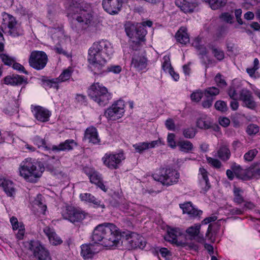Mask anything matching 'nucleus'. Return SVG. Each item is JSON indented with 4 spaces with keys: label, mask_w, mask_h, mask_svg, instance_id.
Wrapping results in <instances>:
<instances>
[{
    "label": "nucleus",
    "mask_w": 260,
    "mask_h": 260,
    "mask_svg": "<svg viewBox=\"0 0 260 260\" xmlns=\"http://www.w3.org/2000/svg\"><path fill=\"white\" fill-rule=\"evenodd\" d=\"M121 238L118 228L114 224L104 223L96 226L92 235V240L104 247L116 246Z\"/></svg>",
    "instance_id": "1"
},
{
    "label": "nucleus",
    "mask_w": 260,
    "mask_h": 260,
    "mask_svg": "<svg viewBox=\"0 0 260 260\" xmlns=\"http://www.w3.org/2000/svg\"><path fill=\"white\" fill-rule=\"evenodd\" d=\"M110 49V44L104 40L94 43L89 49L88 67L94 74H100L104 71L107 60L103 54L109 55Z\"/></svg>",
    "instance_id": "2"
},
{
    "label": "nucleus",
    "mask_w": 260,
    "mask_h": 260,
    "mask_svg": "<svg viewBox=\"0 0 260 260\" xmlns=\"http://www.w3.org/2000/svg\"><path fill=\"white\" fill-rule=\"evenodd\" d=\"M73 12V18L78 22L73 23L72 28L78 33H81L90 25L93 18V12L90 4L84 1H73L71 6Z\"/></svg>",
    "instance_id": "3"
},
{
    "label": "nucleus",
    "mask_w": 260,
    "mask_h": 260,
    "mask_svg": "<svg viewBox=\"0 0 260 260\" xmlns=\"http://www.w3.org/2000/svg\"><path fill=\"white\" fill-rule=\"evenodd\" d=\"M19 171L20 175L26 181L35 183L42 176L44 168L40 162L27 158L20 164Z\"/></svg>",
    "instance_id": "4"
},
{
    "label": "nucleus",
    "mask_w": 260,
    "mask_h": 260,
    "mask_svg": "<svg viewBox=\"0 0 260 260\" xmlns=\"http://www.w3.org/2000/svg\"><path fill=\"white\" fill-rule=\"evenodd\" d=\"M88 95L100 106H105L109 103L111 94L107 88L99 82L91 85L88 90Z\"/></svg>",
    "instance_id": "5"
},
{
    "label": "nucleus",
    "mask_w": 260,
    "mask_h": 260,
    "mask_svg": "<svg viewBox=\"0 0 260 260\" xmlns=\"http://www.w3.org/2000/svg\"><path fill=\"white\" fill-rule=\"evenodd\" d=\"M25 247L30 250L37 260H51L49 251L38 240H30L24 243Z\"/></svg>",
    "instance_id": "6"
},
{
    "label": "nucleus",
    "mask_w": 260,
    "mask_h": 260,
    "mask_svg": "<svg viewBox=\"0 0 260 260\" xmlns=\"http://www.w3.org/2000/svg\"><path fill=\"white\" fill-rule=\"evenodd\" d=\"M179 174L175 170L162 168L160 170L159 174L153 175L155 180L160 182L162 184L171 185L178 181Z\"/></svg>",
    "instance_id": "7"
},
{
    "label": "nucleus",
    "mask_w": 260,
    "mask_h": 260,
    "mask_svg": "<svg viewBox=\"0 0 260 260\" xmlns=\"http://www.w3.org/2000/svg\"><path fill=\"white\" fill-rule=\"evenodd\" d=\"M48 62V57L45 52L42 51H33L30 53L28 63L31 68L37 70L43 69Z\"/></svg>",
    "instance_id": "8"
},
{
    "label": "nucleus",
    "mask_w": 260,
    "mask_h": 260,
    "mask_svg": "<svg viewBox=\"0 0 260 260\" xmlns=\"http://www.w3.org/2000/svg\"><path fill=\"white\" fill-rule=\"evenodd\" d=\"M64 219H67L72 222H77L83 219L85 217V212L80 208L71 206H66L62 213Z\"/></svg>",
    "instance_id": "9"
},
{
    "label": "nucleus",
    "mask_w": 260,
    "mask_h": 260,
    "mask_svg": "<svg viewBox=\"0 0 260 260\" xmlns=\"http://www.w3.org/2000/svg\"><path fill=\"white\" fill-rule=\"evenodd\" d=\"M124 102L119 100L107 110L105 114L110 120H116L122 116L124 112Z\"/></svg>",
    "instance_id": "10"
},
{
    "label": "nucleus",
    "mask_w": 260,
    "mask_h": 260,
    "mask_svg": "<svg viewBox=\"0 0 260 260\" xmlns=\"http://www.w3.org/2000/svg\"><path fill=\"white\" fill-rule=\"evenodd\" d=\"M125 159L123 153L111 154L106 153L102 158L105 166L110 169H116L122 160Z\"/></svg>",
    "instance_id": "11"
},
{
    "label": "nucleus",
    "mask_w": 260,
    "mask_h": 260,
    "mask_svg": "<svg viewBox=\"0 0 260 260\" xmlns=\"http://www.w3.org/2000/svg\"><path fill=\"white\" fill-rule=\"evenodd\" d=\"M231 168L234 171L235 175L243 180H248L254 176V169L248 168L243 169L236 162L232 163Z\"/></svg>",
    "instance_id": "12"
},
{
    "label": "nucleus",
    "mask_w": 260,
    "mask_h": 260,
    "mask_svg": "<svg viewBox=\"0 0 260 260\" xmlns=\"http://www.w3.org/2000/svg\"><path fill=\"white\" fill-rule=\"evenodd\" d=\"M123 0H103L104 9L111 15L117 14L120 11Z\"/></svg>",
    "instance_id": "13"
},
{
    "label": "nucleus",
    "mask_w": 260,
    "mask_h": 260,
    "mask_svg": "<svg viewBox=\"0 0 260 260\" xmlns=\"http://www.w3.org/2000/svg\"><path fill=\"white\" fill-rule=\"evenodd\" d=\"M239 100L243 102V106L251 109H254L256 104L251 91L243 88L239 92Z\"/></svg>",
    "instance_id": "14"
},
{
    "label": "nucleus",
    "mask_w": 260,
    "mask_h": 260,
    "mask_svg": "<svg viewBox=\"0 0 260 260\" xmlns=\"http://www.w3.org/2000/svg\"><path fill=\"white\" fill-rule=\"evenodd\" d=\"M7 25L9 29V32L11 36L16 37L23 34V30L21 24L18 23L13 16H9Z\"/></svg>",
    "instance_id": "15"
},
{
    "label": "nucleus",
    "mask_w": 260,
    "mask_h": 260,
    "mask_svg": "<svg viewBox=\"0 0 260 260\" xmlns=\"http://www.w3.org/2000/svg\"><path fill=\"white\" fill-rule=\"evenodd\" d=\"M231 153L229 145L226 143H221L217 150L216 156L223 161H228L231 157Z\"/></svg>",
    "instance_id": "16"
},
{
    "label": "nucleus",
    "mask_w": 260,
    "mask_h": 260,
    "mask_svg": "<svg viewBox=\"0 0 260 260\" xmlns=\"http://www.w3.org/2000/svg\"><path fill=\"white\" fill-rule=\"evenodd\" d=\"M32 111L36 118L38 120L42 122H45L49 120L50 113L48 110L41 106H36L34 108Z\"/></svg>",
    "instance_id": "17"
},
{
    "label": "nucleus",
    "mask_w": 260,
    "mask_h": 260,
    "mask_svg": "<svg viewBox=\"0 0 260 260\" xmlns=\"http://www.w3.org/2000/svg\"><path fill=\"white\" fill-rule=\"evenodd\" d=\"M200 225H194L188 228L186 232L191 240L194 239L198 242L202 243L204 241V238L203 235L200 234Z\"/></svg>",
    "instance_id": "18"
},
{
    "label": "nucleus",
    "mask_w": 260,
    "mask_h": 260,
    "mask_svg": "<svg viewBox=\"0 0 260 260\" xmlns=\"http://www.w3.org/2000/svg\"><path fill=\"white\" fill-rule=\"evenodd\" d=\"M147 61V58L145 56L135 55L132 58L131 66L138 71H141L146 68Z\"/></svg>",
    "instance_id": "19"
},
{
    "label": "nucleus",
    "mask_w": 260,
    "mask_h": 260,
    "mask_svg": "<svg viewBox=\"0 0 260 260\" xmlns=\"http://www.w3.org/2000/svg\"><path fill=\"white\" fill-rule=\"evenodd\" d=\"M176 5L184 13H191L197 6L196 3L190 2V0H178Z\"/></svg>",
    "instance_id": "20"
},
{
    "label": "nucleus",
    "mask_w": 260,
    "mask_h": 260,
    "mask_svg": "<svg viewBox=\"0 0 260 260\" xmlns=\"http://www.w3.org/2000/svg\"><path fill=\"white\" fill-rule=\"evenodd\" d=\"M77 145L76 142L72 139L66 140L64 142L60 143L58 146L53 145L51 149L54 151H70Z\"/></svg>",
    "instance_id": "21"
},
{
    "label": "nucleus",
    "mask_w": 260,
    "mask_h": 260,
    "mask_svg": "<svg viewBox=\"0 0 260 260\" xmlns=\"http://www.w3.org/2000/svg\"><path fill=\"white\" fill-rule=\"evenodd\" d=\"M85 140L93 144H99L100 140L99 138L96 129L94 127H90L86 129L84 135Z\"/></svg>",
    "instance_id": "22"
},
{
    "label": "nucleus",
    "mask_w": 260,
    "mask_h": 260,
    "mask_svg": "<svg viewBox=\"0 0 260 260\" xmlns=\"http://www.w3.org/2000/svg\"><path fill=\"white\" fill-rule=\"evenodd\" d=\"M0 186H2L6 194L9 197H12L15 193L13 183L8 180L0 177Z\"/></svg>",
    "instance_id": "23"
},
{
    "label": "nucleus",
    "mask_w": 260,
    "mask_h": 260,
    "mask_svg": "<svg viewBox=\"0 0 260 260\" xmlns=\"http://www.w3.org/2000/svg\"><path fill=\"white\" fill-rule=\"evenodd\" d=\"M180 207L183 210L184 213H187L191 217H197L200 216L202 211L201 210H198L195 209L191 205L190 202H188L183 204L180 205Z\"/></svg>",
    "instance_id": "24"
},
{
    "label": "nucleus",
    "mask_w": 260,
    "mask_h": 260,
    "mask_svg": "<svg viewBox=\"0 0 260 260\" xmlns=\"http://www.w3.org/2000/svg\"><path fill=\"white\" fill-rule=\"evenodd\" d=\"M44 232L48 237L50 242L54 245L60 244L62 243L61 239L57 234L48 227H46L44 229Z\"/></svg>",
    "instance_id": "25"
},
{
    "label": "nucleus",
    "mask_w": 260,
    "mask_h": 260,
    "mask_svg": "<svg viewBox=\"0 0 260 260\" xmlns=\"http://www.w3.org/2000/svg\"><path fill=\"white\" fill-rule=\"evenodd\" d=\"M4 81L6 84L16 86L21 85L25 80L22 76L17 75L7 76L4 79Z\"/></svg>",
    "instance_id": "26"
},
{
    "label": "nucleus",
    "mask_w": 260,
    "mask_h": 260,
    "mask_svg": "<svg viewBox=\"0 0 260 260\" xmlns=\"http://www.w3.org/2000/svg\"><path fill=\"white\" fill-rule=\"evenodd\" d=\"M175 37L177 41L182 44L186 45L189 42V38L185 27H181L176 32Z\"/></svg>",
    "instance_id": "27"
},
{
    "label": "nucleus",
    "mask_w": 260,
    "mask_h": 260,
    "mask_svg": "<svg viewBox=\"0 0 260 260\" xmlns=\"http://www.w3.org/2000/svg\"><path fill=\"white\" fill-rule=\"evenodd\" d=\"M158 143V140L153 141L150 143L143 142L135 144L133 145V147L135 148V150L137 152L142 153L146 149L155 147V146L157 145Z\"/></svg>",
    "instance_id": "28"
},
{
    "label": "nucleus",
    "mask_w": 260,
    "mask_h": 260,
    "mask_svg": "<svg viewBox=\"0 0 260 260\" xmlns=\"http://www.w3.org/2000/svg\"><path fill=\"white\" fill-rule=\"evenodd\" d=\"M197 126L201 129L210 128L213 124V121L210 118L206 115L202 116L197 120Z\"/></svg>",
    "instance_id": "29"
},
{
    "label": "nucleus",
    "mask_w": 260,
    "mask_h": 260,
    "mask_svg": "<svg viewBox=\"0 0 260 260\" xmlns=\"http://www.w3.org/2000/svg\"><path fill=\"white\" fill-rule=\"evenodd\" d=\"M80 198L83 201L92 203L94 205L101 206L102 208H105V205L104 204H101V202L98 201L90 193H81L80 195Z\"/></svg>",
    "instance_id": "30"
},
{
    "label": "nucleus",
    "mask_w": 260,
    "mask_h": 260,
    "mask_svg": "<svg viewBox=\"0 0 260 260\" xmlns=\"http://www.w3.org/2000/svg\"><path fill=\"white\" fill-rule=\"evenodd\" d=\"M90 181L91 183H94L98 186H99L101 189L104 191H106L107 189L105 186L102 182L101 176L98 174L97 172L93 173L89 177Z\"/></svg>",
    "instance_id": "31"
},
{
    "label": "nucleus",
    "mask_w": 260,
    "mask_h": 260,
    "mask_svg": "<svg viewBox=\"0 0 260 260\" xmlns=\"http://www.w3.org/2000/svg\"><path fill=\"white\" fill-rule=\"evenodd\" d=\"M92 245L87 244L82 245L81 247V254L85 259H88L92 257L95 252L91 249Z\"/></svg>",
    "instance_id": "32"
},
{
    "label": "nucleus",
    "mask_w": 260,
    "mask_h": 260,
    "mask_svg": "<svg viewBox=\"0 0 260 260\" xmlns=\"http://www.w3.org/2000/svg\"><path fill=\"white\" fill-rule=\"evenodd\" d=\"M179 150L182 152L188 153L192 151L193 148V144L188 141H180L177 143Z\"/></svg>",
    "instance_id": "33"
},
{
    "label": "nucleus",
    "mask_w": 260,
    "mask_h": 260,
    "mask_svg": "<svg viewBox=\"0 0 260 260\" xmlns=\"http://www.w3.org/2000/svg\"><path fill=\"white\" fill-rule=\"evenodd\" d=\"M203 2L207 3L209 4L212 10H217L221 7H224L226 3L227 0H202Z\"/></svg>",
    "instance_id": "34"
},
{
    "label": "nucleus",
    "mask_w": 260,
    "mask_h": 260,
    "mask_svg": "<svg viewBox=\"0 0 260 260\" xmlns=\"http://www.w3.org/2000/svg\"><path fill=\"white\" fill-rule=\"evenodd\" d=\"M199 172L202 175L205 185V187H203L202 192L205 193L211 187L208 177V172L204 168H200Z\"/></svg>",
    "instance_id": "35"
},
{
    "label": "nucleus",
    "mask_w": 260,
    "mask_h": 260,
    "mask_svg": "<svg viewBox=\"0 0 260 260\" xmlns=\"http://www.w3.org/2000/svg\"><path fill=\"white\" fill-rule=\"evenodd\" d=\"M136 37L135 39L139 41H143L147 34V31L144 27V26L141 25L136 26Z\"/></svg>",
    "instance_id": "36"
},
{
    "label": "nucleus",
    "mask_w": 260,
    "mask_h": 260,
    "mask_svg": "<svg viewBox=\"0 0 260 260\" xmlns=\"http://www.w3.org/2000/svg\"><path fill=\"white\" fill-rule=\"evenodd\" d=\"M234 201L235 203L240 204L243 202H244V198L242 196L243 191L239 187H234Z\"/></svg>",
    "instance_id": "37"
},
{
    "label": "nucleus",
    "mask_w": 260,
    "mask_h": 260,
    "mask_svg": "<svg viewBox=\"0 0 260 260\" xmlns=\"http://www.w3.org/2000/svg\"><path fill=\"white\" fill-rule=\"evenodd\" d=\"M204 93L206 98H213L219 93V90L215 87H210L204 90Z\"/></svg>",
    "instance_id": "38"
},
{
    "label": "nucleus",
    "mask_w": 260,
    "mask_h": 260,
    "mask_svg": "<svg viewBox=\"0 0 260 260\" xmlns=\"http://www.w3.org/2000/svg\"><path fill=\"white\" fill-rule=\"evenodd\" d=\"M125 32L127 36L131 39H135L136 37V26L132 24H127L125 27Z\"/></svg>",
    "instance_id": "39"
},
{
    "label": "nucleus",
    "mask_w": 260,
    "mask_h": 260,
    "mask_svg": "<svg viewBox=\"0 0 260 260\" xmlns=\"http://www.w3.org/2000/svg\"><path fill=\"white\" fill-rule=\"evenodd\" d=\"M136 236L137 235L135 233H133L125 239L123 238L122 242H124L125 244H129V247L131 248H136L137 244L135 241L136 240H135V239H136Z\"/></svg>",
    "instance_id": "40"
},
{
    "label": "nucleus",
    "mask_w": 260,
    "mask_h": 260,
    "mask_svg": "<svg viewBox=\"0 0 260 260\" xmlns=\"http://www.w3.org/2000/svg\"><path fill=\"white\" fill-rule=\"evenodd\" d=\"M163 59L164 62L162 66L163 70L165 71H168L170 74H172L173 69L171 67L169 56L166 55L164 57Z\"/></svg>",
    "instance_id": "41"
},
{
    "label": "nucleus",
    "mask_w": 260,
    "mask_h": 260,
    "mask_svg": "<svg viewBox=\"0 0 260 260\" xmlns=\"http://www.w3.org/2000/svg\"><path fill=\"white\" fill-rule=\"evenodd\" d=\"M207 161L208 164L216 169H220L222 166L221 162L217 158L207 157Z\"/></svg>",
    "instance_id": "42"
},
{
    "label": "nucleus",
    "mask_w": 260,
    "mask_h": 260,
    "mask_svg": "<svg viewBox=\"0 0 260 260\" xmlns=\"http://www.w3.org/2000/svg\"><path fill=\"white\" fill-rule=\"evenodd\" d=\"M43 198L41 194L38 195L34 201V204L37 205L41 209L43 213H44L47 209V207L46 205L43 204Z\"/></svg>",
    "instance_id": "43"
},
{
    "label": "nucleus",
    "mask_w": 260,
    "mask_h": 260,
    "mask_svg": "<svg viewBox=\"0 0 260 260\" xmlns=\"http://www.w3.org/2000/svg\"><path fill=\"white\" fill-rule=\"evenodd\" d=\"M259 61L257 58H255L253 61V67L251 68H247L246 69L247 73L250 77H253L255 72L259 68Z\"/></svg>",
    "instance_id": "44"
},
{
    "label": "nucleus",
    "mask_w": 260,
    "mask_h": 260,
    "mask_svg": "<svg viewBox=\"0 0 260 260\" xmlns=\"http://www.w3.org/2000/svg\"><path fill=\"white\" fill-rule=\"evenodd\" d=\"M219 18L223 21L232 24L234 18L233 16L229 13H222L219 16Z\"/></svg>",
    "instance_id": "45"
},
{
    "label": "nucleus",
    "mask_w": 260,
    "mask_h": 260,
    "mask_svg": "<svg viewBox=\"0 0 260 260\" xmlns=\"http://www.w3.org/2000/svg\"><path fill=\"white\" fill-rule=\"evenodd\" d=\"M212 52L214 57L218 60L220 61L224 57V53L221 49L213 47L212 48Z\"/></svg>",
    "instance_id": "46"
},
{
    "label": "nucleus",
    "mask_w": 260,
    "mask_h": 260,
    "mask_svg": "<svg viewBox=\"0 0 260 260\" xmlns=\"http://www.w3.org/2000/svg\"><path fill=\"white\" fill-rule=\"evenodd\" d=\"M215 108L221 112H225L228 109L226 104L222 101H217L214 105Z\"/></svg>",
    "instance_id": "47"
},
{
    "label": "nucleus",
    "mask_w": 260,
    "mask_h": 260,
    "mask_svg": "<svg viewBox=\"0 0 260 260\" xmlns=\"http://www.w3.org/2000/svg\"><path fill=\"white\" fill-rule=\"evenodd\" d=\"M72 73L71 70L69 69L65 70L59 76L58 80L61 82L68 80L71 77Z\"/></svg>",
    "instance_id": "48"
},
{
    "label": "nucleus",
    "mask_w": 260,
    "mask_h": 260,
    "mask_svg": "<svg viewBox=\"0 0 260 260\" xmlns=\"http://www.w3.org/2000/svg\"><path fill=\"white\" fill-rule=\"evenodd\" d=\"M246 132L249 135H254L259 132V127L254 124H250L247 126Z\"/></svg>",
    "instance_id": "49"
},
{
    "label": "nucleus",
    "mask_w": 260,
    "mask_h": 260,
    "mask_svg": "<svg viewBox=\"0 0 260 260\" xmlns=\"http://www.w3.org/2000/svg\"><path fill=\"white\" fill-rule=\"evenodd\" d=\"M196 134V129L193 127H189L183 130V135L186 138H193Z\"/></svg>",
    "instance_id": "50"
},
{
    "label": "nucleus",
    "mask_w": 260,
    "mask_h": 260,
    "mask_svg": "<svg viewBox=\"0 0 260 260\" xmlns=\"http://www.w3.org/2000/svg\"><path fill=\"white\" fill-rule=\"evenodd\" d=\"M258 151L256 149H252L246 153L244 155V158L246 160L250 161L253 160L257 154Z\"/></svg>",
    "instance_id": "51"
},
{
    "label": "nucleus",
    "mask_w": 260,
    "mask_h": 260,
    "mask_svg": "<svg viewBox=\"0 0 260 260\" xmlns=\"http://www.w3.org/2000/svg\"><path fill=\"white\" fill-rule=\"evenodd\" d=\"M1 58L5 64L8 66L12 65L15 61L14 59L6 54H1Z\"/></svg>",
    "instance_id": "52"
},
{
    "label": "nucleus",
    "mask_w": 260,
    "mask_h": 260,
    "mask_svg": "<svg viewBox=\"0 0 260 260\" xmlns=\"http://www.w3.org/2000/svg\"><path fill=\"white\" fill-rule=\"evenodd\" d=\"M135 240H136L135 241L137 244L136 248L138 247L143 249L145 247L146 242L143 237L137 235L136 239H135Z\"/></svg>",
    "instance_id": "53"
},
{
    "label": "nucleus",
    "mask_w": 260,
    "mask_h": 260,
    "mask_svg": "<svg viewBox=\"0 0 260 260\" xmlns=\"http://www.w3.org/2000/svg\"><path fill=\"white\" fill-rule=\"evenodd\" d=\"M215 81L217 85L220 87H224L226 86V83L225 80L222 78L221 74H217L215 77Z\"/></svg>",
    "instance_id": "54"
},
{
    "label": "nucleus",
    "mask_w": 260,
    "mask_h": 260,
    "mask_svg": "<svg viewBox=\"0 0 260 260\" xmlns=\"http://www.w3.org/2000/svg\"><path fill=\"white\" fill-rule=\"evenodd\" d=\"M35 144L38 145V147H43L46 149H48L46 146V143L44 139L40 138L39 136H37L34 139Z\"/></svg>",
    "instance_id": "55"
},
{
    "label": "nucleus",
    "mask_w": 260,
    "mask_h": 260,
    "mask_svg": "<svg viewBox=\"0 0 260 260\" xmlns=\"http://www.w3.org/2000/svg\"><path fill=\"white\" fill-rule=\"evenodd\" d=\"M203 92L201 91H197L196 92H193L190 95V98L192 101L196 102H198L200 101L202 96H203Z\"/></svg>",
    "instance_id": "56"
},
{
    "label": "nucleus",
    "mask_w": 260,
    "mask_h": 260,
    "mask_svg": "<svg viewBox=\"0 0 260 260\" xmlns=\"http://www.w3.org/2000/svg\"><path fill=\"white\" fill-rule=\"evenodd\" d=\"M47 169L54 175L58 176H63V174L62 172L57 168H55L51 165L48 164L47 167Z\"/></svg>",
    "instance_id": "57"
},
{
    "label": "nucleus",
    "mask_w": 260,
    "mask_h": 260,
    "mask_svg": "<svg viewBox=\"0 0 260 260\" xmlns=\"http://www.w3.org/2000/svg\"><path fill=\"white\" fill-rule=\"evenodd\" d=\"M228 94L232 100H237L238 94L234 87L230 86L228 90Z\"/></svg>",
    "instance_id": "58"
},
{
    "label": "nucleus",
    "mask_w": 260,
    "mask_h": 260,
    "mask_svg": "<svg viewBox=\"0 0 260 260\" xmlns=\"http://www.w3.org/2000/svg\"><path fill=\"white\" fill-rule=\"evenodd\" d=\"M177 235L174 230H171L168 232V235L165 237L166 240L173 242L176 239Z\"/></svg>",
    "instance_id": "59"
},
{
    "label": "nucleus",
    "mask_w": 260,
    "mask_h": 260,
    "mask_svg": "<svg viewBox=\"0 0 260 260\" xmlns=\"http://www.w3.org/2000/svg\"><path fill=\"white\" fill-rule=\"evenodd\" d=\"M215 99L214 98H207L204 100L202 105L204 108H209L212 105V103Z\"/></svg>",
    "instance_id": "60"
},
{
    "label": "nucleus",
    "mask_w": 260,
    "mask_h": 260,
    "mask_svg": "<svg viewBox=\"0 0 260 260\" xmlns=\"http://www.w3.org/2000/svg\"><path fill=\"white\" fill-rule=\"evenodd\" d=\"M175 135L173 134H169L168 136L167 141L168 145L172 148L176 147V142L174 141Z\"/></svg>",
    "instance_id": "61"
},
{
    "label": "nucleus",
    "mask_w": 260,
    "mask_h": 260,
    "mask_svg": "<svg viewBox=\"0 0 260 260\" xmlns=\"http://www.w3.org/2000/svg\"><path fill=\"white\" fill-rule=\"evenodd\" d=\"M165 125L169 130L174 131L175 129L174 120L171 118H169L166 121Z\"/></svg>",
    "instance_id": "62"
},
{
    "label": "nucleus",
    "mask_w": 260,
    "mask_h": 260,
    "mask_svg": "<svg viewBox=\"0 0 260 260\" xmlns=\"http://www.w3.org/2000/svg\"><path fill=\"white\" fill-rule=\"evenodd\" d=\"M18 232L16 235L17 239L21 240L23 239V237L25 234V228L23 223H20V228L18 229Z\"/></svg>",
    "instance_id": "63"
},
{
    "label": "nucleus",
    "mask_w": 260,
    "mask_h": 260,
    "mask_svg": "<svg viewBox=\"0 0 260 260\" xmlns=\"http://www.w3.org/2000/svg\"><path fill=\"white\" fill-rule=\"evenodd\" d=\"M10 222L14 230H17L20 228V223H22L21 222H18L17 219L14 216L11 218Z\"/></svg>",
    "instance_id": "64"
}]
</instances>
